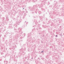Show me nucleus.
<instances>
[{"instance_id": "1", "label": "nucleus", "mask_w": 64, "mask_h": 64, "mask_svg": "<svg viewBox=\"0 0 64 64\" xmlns=\"http://www.w3.org/2000/svg\"><path fill=\"white\" fill-rule=\"evenodd\" d=\"M42 52H43V51H42Z\"/></svg>"}]
</instances>
